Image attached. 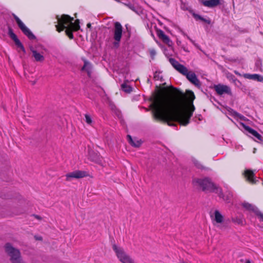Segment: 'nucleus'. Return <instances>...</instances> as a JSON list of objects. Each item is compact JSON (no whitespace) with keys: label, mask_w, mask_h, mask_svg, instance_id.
Wrapping results in <instances>:
<instances>
[{"label":"nucleus","mask_w":263,"mask_h":263,"mask_svg":"<svg viewBox=\"0 0 263 263\" xmlns=\"http://www.w3.org/2000/svg\"><path fill=\"white\" fill-rule=\"evenodd\" d=\"M195 99L192 91H186L185 95L173 87L164 88L152 99L154 117L170 126L176 125L174 122L186 126L195 110L193 104Z\"/></svg>","instance_id":"nucleus-1"},{"label":"nucleus","mask_w":263,"mask_h":263,"mask_svg":"<svg viewBox=\"0 0 263 263\" xmlns=\"http://www.w3.org/2000/svg\"><path fill=\"white\" fill-rule=\"evenodd\" d=\"M57 19L58 24L55 25V27L59 32L67 28H71L74 31H78L80 28L79 20H77L73 23V18L68 15L63 14L60 17L57 15Z\"/></svg>","instance_id":"nucleus-2"},{"label":"nucleus","mask_w":263,"mask_h":263,"mask_svg":"<svg viewBox=\"0 0 263 263\" xmlns=\"http://www.w3.org/2000/svg\"><path fill=\"white\" fill-rule=\"evenodd\" d=\"M169 61L173 67L180 73L186 76V78L196 86L200 85V82L195 73L189 70L183 65L179 64L178 61L173 58H170Z\"/></svg>","instance_id":"nucleus-3"},{"label":"nucleus","mask_w":263,"mask_h":263,"mask_svg":"<svg viewBox=\"0 0 263 263\" xmlns=\"http://www.w3.org/2000/svg\"><path fill=\"white\" fill-rule=\"evenodd\" d=\"M194 182L203 191L215 193L218 196H221V188L216 186L209 178L195 179Z\"/></svg>","instance_id":"nucleus-4"},{"label":"nucleus","mask_w":263,"mask_h":263,"mask_svg":"<svg viewBox=\"0 0 263 263\" xmlns=\"http://www.w3.org/2000/svg\"><path fill=\"white\" fill-rule=\"evenodd\" d=\"M5 251L10 257L11 263H25L22 259L20 251L14 248L10 243L5 245Z\"/></svg>","instance_id":"nucleus-5"},{"label":"nucleus","mask_w":263,"mask_h":263,"mask_svg":"<svg viewBox=\"0 0 263 263\" xmlns=\"http://www.w3.org/2000/svg\"><path fill=\"white\" fill-rule=\"evenodd\" d=\"M5 251L10 257L11 263H25L22 259L20 251L14 248L10 243L5 245Z\"/></svg>","instance_id":"nucleus-6"},{"label":"nucleus","mask_w":263,"mask_h":263,"mask_svg":"<svg viewBox=\"0 0 263 263\" xmlns=\"http://www.w3.org/2000/svg\"><path fill=\"white\" fill-rule=\"evenodd\" d=\"M112 249L115 252L118 258L121 262L136 263L134 259L125 252L123 248L119 247L116 245H114Z\"/></svg>","instance_id":"nucleus-7"},{"label":"nucleus","mask_w":263,"mask_h":263,"mask_svg":"<svg viewBox=\"0 0 263 263\" xmlns=\"http://www.w3.org/2000/svg\"><path fill=\"white\" fill-rule=\"evenodd\" d=\"M123 27L119 22H116L114 24L113 29V35L115 42L114 44L115 46H118L122 36Z\"/></svg>","instance_id":"nucleus-8"},{"label":"nucleus","mask_w":263,"mask_h":263,"mask_svg":"<svg viewBox=\"0 0 263 263\" xmlns=\"http://www.w3.org/2000/svg\"><path fill=\"white\" fill-rule=\"evenodd\" d=\"M13 16L18 26L22 32L28 36L30 40L35 39V36L30 31V30L25 26V25L22 22V21L14 14H13Z\"/></svg>","instance_id":"nucleus-9"},{"label":"nucleus","mask_w":263,"mask_h":263,"mask_svg":"<svg viewBox=\"0 0 263 263\" xmlns=\"http://www.w3.org/2000/svg\"><path fill=\"white\" fill-rule=\"evenodd\" d=\"M88 175L87 173L85 171H76L69 173H67L66 176V180L70 181L72 178L80 179L86 177Z\"/></svg>","instance_id":"nucleus-10"},{"label":"nucleus","mask_w":263,"mask_h":263,"mask_svg":"<svg viewBox=\"0 0 263 263\" xmlns=\"http://www.w3.org/2000/svg\"><path fill=\"white\" fill-rule=\"evenodd\" d=\"M248 133L250 134L249 137L254 141L261 143L263 142L262 137L255 130L248 126Z\"/></svg>","instance_id":"nucleus-11"},{"label":"nucleus","mask_w":263,"mask_h":263,"mask_svg":"<svg viewBox=\"0 0 263 263\" xmlns=\"http://www.w3.org/2000/svg\"><path fill=\"white\" fill-rule=\"evenodd\" d=\"M88 159L97 164H102V158L100 155L92 150L89 151Z\"/></svg>","instance_id":"nucleus-12"},{"label":"nucleus","mask_w":263,"mask_h":263,"mask_svg":"<svg viewBox=\"0 0 263 263\" xmlns=\"http://www.w3.org/2000/svg\"><path fill=\"white\" fill-rule=\"evenodd\" d=\"M8 35L9 37L14 42L16 46H17V47L19 48L20 50H22L23 52H25V49L23 45L17 39L16 35L13 33L11 28L9 29Z\"/></svg>","instance_id":"nucleus-13"},{"label":"nucleus","mask_w":263,"mask_h":263,"mask_svg":"<svg viewBox=\"0 0 263 263\" xmlns=\"http://www.w3.org/2000/svg\"><path fill=\"white\" fill-rule=\"evenodd\" d=\"M214 88L216 92L220 95L223 93L229 94L230 93V88L226 85L219 84L214 86Z\"/></svg>","instance_id":"nucleus-14"},{"label":"nucleus","mask_w":263,"mask_h":263,"mask_svg":"<svg viewBox=\"0 0 263 263\" xmlns=\"http://www.w3.org/2000/svg\"><path fill=\"white\" fill-rule=\"evenodd\" d=\"M222 0H202V4L205 7L213 8L221 5Z\"/></svg>","instance_id":"nucleus-15"},{"label":"nucleus","mask_w":263,"mask_h":263,"mask_svg":"<svg viewBox=\"0 0 263 263\" xmlns=\"http://www.w3.org/2000/svg\"><path fill=\"white\" fill-rule=\"evenodd\" d=\"M211 217L214 220V224L215 226H217V224H219L223 221V216L217 210L214 211L213 215H212Z\"/></svg>","instance_id":"nucleus-16"},{"label":"nucleus","mask_w":263,"mask_h":263,"mask_svg":"<svg viewBox=\"0 0 263 263\" xmlns=\"http://www.w3.org/2000/svg\"><path fill=\"white\" fill-rule=\"evenodd\" d=\"M30 50L32 57L34 58L36 62H42L44 61L45 58L43 55V52L40 53L33 48H31Z\"/></svg>","instance_id":"nucleus-17"},{"label":"nucleus","mask_w":263,"mask_h":263,"mask_svg":"<svg viewBox=\"0 0 263 263\" xmlns=\"http://www.w3.org/2000/svg\"><path fill=\"white\" fill-rule=\"evenodd\" d=\"M157 34L159 38L164 43L169 46L171 45V41L169 37L165 34L164 32L161 30L157 31Z\"/></svg>","instance_id":"nucleus-18"},{"label":"nucleus","mask_w":263,"mask_h":263,"mask_svg":"<svg viewBox=\"0 0 263 263\" xmlns=\"http://www.w3.org/2000/svg\"><path fill=\"white\" fill-rule=\"evenodd\" d=\"M249 211L254 212L260 218V220L263 221V214L259 211L257 207L253 204L248 203V211Z\"/></svg>","instance_id":"nucleus-19"},{"label":"nucleus","mask_w":263,"mask_h":263,"mask_svg":"<svg viewBox=\"0 0 263 263\" xmlns=\"http://www.w3.org/2000/svg\"><path fill=\"white\" fill-rule=\"evenodd\" d=\"M221 196H219L220 198H222L224 201H225L227 203H230L232 199L233 198V194L230 191H227L226 192L225 194H223L222 192V190L221 189Z\"/></svg>","instance_id":"nucleus-20"},{"label":"nucleus","mask_w":263,"mask_h":263,"mask_svg":"<svg viewBox=\"0 0 263 263\" xmlns=\"http://www.w3.org/2000/svg\"><path fill=\"white\" fill-rule=\"evenodd\" d=\"M127 139L128 142L133 146L135 147H139L141 145L142 142L141 140L134 139H133L130 135H127Z\"/></svg>","instance_id":"nucleus-21"},{"label":"nucleus","mask_w":263,"mask_h":263,"mask_svg":"<svg viewBox=\"0 0 263 263\" xmlns=\"http://www.w3.org/2000/svg\"><path fill=\"white\" fill-rule=\"evenodd\" d=\"M248 181L251 182L252 184H255L257 182H258V179H257L256 177H254V172L248 169Z\"/></svg>","instance_id":"nucleus-22"},{"label":"nucleus","mask_w":263,"mask_h":263,"mask_svg":"<svg viewBox=\"0 0 263 263\" xmlns=\"http://www.w3.org/2000/svg\"><path fill=\"white\" fill-rule=\"evenodd\" d=\"M248 79L261 82L263 81V77L258 74H248Z\"/></svg>","instance_id":"nucleus-23"},{"label":"nucleus","mask_w":263,"mask_h":263,"mask_svg":"<svg viewBox=\"0 0 263 263\" xmlns=\"http://www.w3.org/2000/svg\"><path fill=\"white\" fill-rule=\"evenodd\" d=\"M91 66L90 64L87 61H85L84 65L83 66L82 70L87 72L88 75L89 76L90 74V72H91Z\"/></svg>","instance_id":"nucleus-24"},{"label":"nucleus","mask_w":263,"mask_h":263,"mask_svg":"<svg viewBox=\"0 0 263 263\" xmlns=\"http://www.w3.org/2000/svg\"><path fill=\"white\" fill-rule=\"evenodd\" d=\"M232 221L238 224H242L244 221L243 219L241 216L233 218Z\"/></svg>","instance_id":"nucleus-25"},{"label":"nucleus","mask_w":263,"mask_h":263,"mask_svg":"<svg viewBox=\"0 0 263 263\" xmlns=\"http://www.w3.org/2000/svg\"><path fill=\"white\" fill-rule=\"evenodd\" d=\"M236 117L240 119L239 124L240 126H242L245 130H247V125L245 123H243L242 121H243V117L240 116V115L237 114Z\"/></svg>","instance_id":"nucleus-26"},{"label":"nucleus","mask_w":263,"mask_h":263,"mask_svg":"<svg viewBox=\"0 0 263 263\" xmlns=\"http://www.w3.org/2000/svg\"><path fill=\"white\" fill-rule=\"evenodd\" d=\"M255 67L256 68L257 70H259L260 71H262V62L261 60L260 59H258L256 60L255 62Z\"/></svg>","instance_id":"nucleus-27"},{"label":"nucleus","mask_w":263,"mask_h":263,"mask_svg":"<svg viewBox=\"0 0 263 263\" xmlns=\"http://www.w3.org/2000/svg\"><path fill=\"white\" fill-rule=\"evenodd\" d=\"M121 87L122 90L126 92L129 93L132 91V87L125 83L122 84Z\"/></svg>","instance_id":"nucleus-28"},{"label":"nucleus","mask_w":263,"mask_h":263,"mask_svg":"<svg viewBox=\"0 0 263 263\" xmlns=\"http://www.w3.org/2000/svg\"><path fill=\"white\" fill-rule=\"evenodd\" d=\"M72 31H74L71 28H67L65 30V32L66 35L69 37L70 39H72L73 38V35L72 34Z\"/></svg>","instance_id":"nucleus-29"},{"label":"nucleus","mask_w":263,"mask_h":263,"mask_svg":"<svg viewBox=\"0 0 263 263\" xmlns=\"http://www.w3.org/2000/svg\"><path fill=\"white\" fill-rule=\"evenodd\" d=\"M85 121L86 122L89 124V125H91L92 122V121L91 119V117L87 114H86L85 115Z\"/></svg>","instance_id":"nucleus-30"},{"label":"nucleus","mask_w":263,"mask_h":263,"mask_svg":"<svg viewBox=\"0 0 263 263\" xmlns=\"http://www.w3.org/2000/svg\"><path fill=\"white\" fill-rule=\"evenodd\" d=\"M194 18L196 19V20H200L203 22H207V20L203 18V17H202L201 16L198 15V14H194L193 15Z\"/></svg>","instance_id":"nucleus-31"},{"label":"nucleus","mask_w":263,"mask_h":263,"mask_svg":"<svg viewBox=\"0 0 263 263\" xmlns=\"http://www.w3.org/2000/svg\"><path fill=\"white\" fill-rule=\"evenodd\" d=\"M149 52L152 57H154L156 54V52L155 50H154V49H151L149 50Z\"/></svg>","instance_id":"nucleus-32"},{"label":"nucleus","mask_w":263,"mask_h":263,"mask_svg":"<svg viewBox=\"0 0 263 263\" xmlns=\"http://www.w3.org/2000/svg\"><path fill=\"white\" fill-rule=\"evenodd\" d=\"M195 164L196 165V166L198 167V168H201L202 167V165L199 162H198L197 161H195L194 162Z\"/></svg>","instance_id":"nucleus-33"},{"label":"nucleus","mask_w":263,"mask_h":263,"mask_svg":"<svg viewBox=\"0 0 263 263\" xmlns=\"http://www.w3.org/2000/svg\"><path fill=\"white\" fill-rule=\"evenodd\" d=\"M243 175L245 178H247V169L244 170Z\"/></svg>","instance_id":"nucleus-34"},{"label":"nucleus","mask_w":263,"mask_h":263,"mask_svg":"<svg viewBox=\"0 0 263 263\" xmlns=\"http://www.w3.org/2000/svg\"><path fill=\"white\" fill-rule=\"evenodd\" d=\"M34 217L39 220L41 219V217L38 215H34Z\"/></svg>","instance_id":"nucleus-35"},{"label":"nucleus","mask_w":263,"mask_h":263,"mask_svg":"<svg viewBox=\"0 0 263 263\" xmlns=\"http://www.w3.org/2000/svg\"><path fill=\"white\" fill-rule=\"evenodd\" d=\"M87 27L88 28H90L91 27V24L90 23L87 24Z\"/></svg>","instance_id":"nucleus-36"},{"label":"nucleus","mask_w":263,"mask_h":263,"mask_svg":"<svg viewBox=\"0 0 263 263\" xmlns=\"http://www.w3.org/2000/svg\"><path fill=\"white\" fill-rule=\"evenodd\" d=\"M256 148H254L253 151V153L255 154L256 153Z\"/></svg>","instance_id":"nucleus-37"},{"label":"nucleus","mask_w":263,"mask_h":263,"mask_svg":"<svg viewBox=\"0 0 263 263\" xmlns=\"http://www.w3.org/2000/svg\"><path fill=\"white\" fill-rule=\"evenodd\" d=\"M248 263H251V262L249 260H248Z\"/></svg>","instance_id":"nucleus-38"},{"label":"nucleus","mask_w":263,"mask_h":263,"mask_svg":"<svg viewBox=\"0 0 263 263\" xmlns=\"http://www.w3.org/2000/svg\"><path fill=\"white\" fill-rule=\"evenodd\" d=\"M187 38L190 40L191 41H192L190 38H189V36H187Z\"/></svg>","instance_id":"nucleus-39"},{"label":"nucleus","mask_w":263,"mask_h":263,"mask_svg":"<svg viewBox=\"0 0 263 263\" xmlns=\"http://www.w3.org/2000/svg\"><path fill=\"white\" fill-rule=\"evenodd\" d=\"M245 263H247V260L245 261Z\"/></svg>","instance_id":"nucleus-40"},{"label":"nucleus","mask_w":263,"mask_h":263,"mask_svg":"<svg viewBox=\"0 0 263 263\" xmlns=\"http://www.w3.org/2000/svg\"><path fill=\"white\" fill-rule=\"evenodd\" d=\"M262 184H263V181H262Z\"/></svg>","instance_id":"nucleus-41"}]
</instances>
